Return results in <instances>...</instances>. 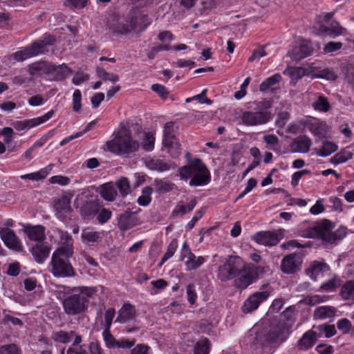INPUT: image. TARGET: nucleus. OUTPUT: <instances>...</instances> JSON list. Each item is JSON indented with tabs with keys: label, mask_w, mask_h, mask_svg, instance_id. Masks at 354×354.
Wrapping results in <instances>:
<instances>
[{
	"label": "nucleus",
	"mask_w": 354,
	"mask_h": 354,
	"mask_svg": "<svg viewBox=\"0 0 354 354\" xmlns=\"http://www.w3.org/2000/svg\"><path fill=\"white\" fill-rule=\"evenodd\" d=\"M102 336L105 344L109 348H113L118 346V340L111 333L110 329L104 328Z\"/></svg>",
	"instance_id": "obj_50"
},
{
	"label": "nucleus",
	"mask_w": 354,
	"mask_h": 354,
	"mask_svg": "<svg viewBox=\"0 0 354 354\" xmlns=\"http://www.w3.org/2000/svg\"><path fill=\"white\" fill-rule=\"evenodd\" d=\"M96 192L105 201H113L118 196V192L113 182H109L100 185Z\"/></svg>",
	"instance_id": "obj_20"
},
{
	"label": "nucleus",
	"mask_w": 354,
	"mask_h": 354,
	"mask_svg": "<svg viewBox=\"0 0 354 354\" xmlns=\"http://www.w3.org/2000/svg\"><path fill=\"white\" fill-rule=\"evenodd\" d=\"M73 194L65 193L54 202V209L58 218L64 219L72 212L71 206Z\"/></svg>",
	"instance_id": "obj_13"
},
{
	"label": "nucleus",
	"mask_w": 354,
	"mask_h": 354,
	"mask_svg": "<svg viewBox=\"0 0 354 354\" xmlns=\"http://www.w3.org/2000/svg\"><path fill=\"white\" fill-rule=\"evenodd\" d=\"M336 311V308L333 306H323L315 310L313 317L315 319L332 318L335 315Z\"/></svg>",
	"instance_id": "obj_30"
},
{
	"label": "nucleus",
	"mask_w": 354,
	"mask_h": 354,
	"mask_svg": "<svg viewBox=\"0 0 354 354\" xmlns=\"http://www.w3.org/2000/svg\"><path fill=\"white\" fill-rule=\"evenodd\" d=\"M24 232L31 241L41 242L46 239L45 228L42 225L26 226Z\"/></svg>",
	"instance_id": "obj_23"
},
{
	"label": "nucleus",
	"mask_w": 354,
	"mask_h": 354,
	"mask_svg": "<svg viewBox=\"0 0 354 354\" xmlns=\"http://www.w3.org/2000/svg\"><path fill=\"white\" fill-rule=\"evenodd\" d=\"M339 286L340 283L338 282V281H337L335 279H331L328 281L324 283L321 286V288L326 291H331Z\"/></svg>",
	"instance_id": "obj_64"
},
{
	"label": "nucleus",
	"mask_w": 354,
	"mask_h": 354,
	"mask_svg": "<svg viewBox=\"0 0 354 354\" xmlns=\"http://www.w3.org/2000/svg\"><path fill=\"white\" fill-rule=\"evenodd\" d=\"M301 265L299 257L296 254L286 256L281 262V268L284 273L291 274L295 272Z\"/></svg>",
	"instance_id": "obj_18"
},
{
	"label": "nucleus",
	"mask_w": 354,
	"mask_h": 354,
	"mask_svg": "<svg viewBox=\"0 0 354 354\" xmlns=\"http://www.w3.org/2000/svg\"><path fill=\"white\" fill-rule=\"evenodd\" d=\"M281 232L279 234L274 232L270 231H263L255 234L253 236V239L258 243L266 246H274L277 245L281 237Z\"/></svg>",
	"instance_id": "obj_16"
},
{
	"label": "nucleus",
	"mask_w": 354,
	"mask_h": 354,
	"mask_svg": "<svg viewBox=\"0 0 354 354\" xmlns=\"http://www.w3.org/2000/svg\"><path fill=\"white\" fill-rule=\"evenodd\" d=\"M338 147L335 142L325 141L323 143L322 147L319 150L317 154L321 157H326L336 151Z\"/></svg>",
	"instance_id": "obj_44"
},
{
	"label": "nucleus",
	"mask_w": 354,
	"mask_h": 354,
	"mask_svg": "<svg viewBox=\"0 0 354 354\" xmlns=\"http://www.w3.org/2000/svg\"><path fill=\"white\" fill-rule=\"evenodd\" d=\"M308 74V71L304 67H295L290 69V75L295 80H299Z\"/></svg>",
	"instance_id": "obj_53"
},
{
	"label": "nucleus",
	"mask_w": 354,
	"mask_h": 354,
	"mask_svg": "<svg viewBox=\"0 0 354 354\" xmlns=\"http://www.w3.org/2000/svg\"><path fill=\"white\" fill-rule=\"evenodd\" d=\"M155 137L151 132L145 133L142 147L145 151H151L154 147Z\"/></svg>",
	"instance_id": "obj_52"
},
{
	"label": "nucleus",
	"mask_w": 354,
	"mask_h": 354,
	"mask_svg": "<svg viewBox=\"0 0 354 354\" xmlns=\"http://www.w3.org/2000/svg\"><path fill=\"white\" fill-rule=\"evenodd\" d=\"M254 110L262 112H269L268 110L272 106V100L268 99H263L262 100L255 102Z\"/></svg>",
	"instance_id": "obj_54"
},
{
	"label": "nucleus",
	"mask_w": 354,
	"mask_h": 354,
	"mask_svg": "<svg viewBox=\"0 0 354 354\" xmlns=\"http://www.w3.org/2000/svg\"><path fill=\"white\" fill-rule=\"evenodd\" d=\"M30 252L34 260L41 264L48 257L50 248L42 243H37L31 248Z\"/></svg>",
	"instance_id": "obj_22"
},
{
	"label": "nucleus",
	"mask_w": 354,
	"mask_h": 354,
	"mask_svg": "<svg viewBox=\"0 0 354 354\" xmlns=\"http://www.w3.org/2000/svg\"><path fill=\"white\" fill-rule=\"evenodd\" d=\"M206 93H207V90L206 89H204L201 94L199 95H196L192 97H190V98H187L186 99V102H191L192 100H198L200 103L201 104H203V103H205L207 104H212V101L206 97Z\"/></svg>",
	"instance_id": "obj_58"
},
{
	"label": "nucleus",
	"mask_w": 354,
	"mask_h": 354,
	"mask_svg": "<svg viewBox=\"0 0 354 354\" xmlns=\"http://www.w3.org/2000/svg\"><path fill=\"white\" fill-rule=\"evenodd\" d=\"M136 314V311L133 306L130 304H124L118 311L115 322L125 323L132 320L135 318Z\"/></svg>",
	"instance_id": "obj_25"
},
{
	"label": "nucleus",
	"mask_w": 354,
	"mask_h": 354,
	"mask_svg": "<svg viewBox=\"0 0 354 354\" xmlns=\"http://www.w3.org/2000/svg\"><path fill=\"white\" fill-rule=\"evenodd\" d=\"M153 188L158 194H165L174 189L175 185L168 180L156 179L153 183Z\"/></svg>",
	"instance_id": "obj_35"
},
{
	"label": "nucleus",
	"mask_w": 354,
	"mask_h": 354,
	"mask_svg": "<svg viewBox=\"0 0 354 354\" xmlns=\"http://www.w3.org/2000/svg\"><path fill=\"white\" fill-rule=\"evenodd\" d=\"M71 250L56 249L51 257V273L56 277H71L75 275V272L69 258L71 257Z\"/></svg>",
	"instance_id": "obj_6"
},
{
	"label": "nucleus",
	"mask_w": 354,
	"mask_h": 354,
	"mask_svg": "<svg viewBox=\"0 0 354 354\" xmlns=\"http://www.w3.org/2000/svg\"><path fill=\"white\" fill-rule=\"evenodd\" d=\"M75 335V331L66 332L64 330H59L52 334L51 339L56 342L66 344L71 342Z\"/></svg>",
	"instance_id": "obj_36"
},
{
	"label": "nucleus",
	"mask_w": 354,
	"mask_h": 354,
	"mask_svg": "<svg viewBox=\"0 0 354 354\" xmlns=\"http://www.w3.org/2000/svg\"><path fill=\"white\" fill-rule=\"evenodd\" d=\"M97 292L96 288L82 286L73 288L62 300L64 310L68 315L84 313L88 308L89 299Z\"/></svg>",
	"instance_id": "obj_2"
},
{
	"label": "nucleus",
	"mask_w": 354,
	"mask_h": 354,
	"mask_svg": "<svg viewBox=\"0 0 354 354\" xmlns=\"http://www.w3.org/2000/svg\"><path fill=\"white\" fill-rule=\"evenodd\" d=\"M270 292L268 290L256 292L250 295L242 306V311L249 313L257 309L259 304L266 300Z\"/></svg>",
	"instance_id": "obj_14"
},
{
	"label": "nucleus",
	"mask_w": 354,
	"mask_h": 354,
	"mask_svg": "<svg viewBox=\"0 0 354 354\" xmlns=\"http://www.w3.org/2000/svg\"><path fill=\"white\" fill-rule=\"evenodd\" d=\"M282 80V77L279 73H276L272 77L267 78L259 85L260 91H266L274 85L278 84Z\"/></svg>",
	"instance_id": "obj_40"
},
{
	"label": "nucleus",
	"mask_w": 354,
	"mask_h": 354,
	"mask_svg": "<svg viewBox=\"0 0 354 354\" xmlns=\"http://www.w3.org/2000/svg\"><path fill=\"white\" fill-rule=\"evenodd\" d=\"M196 205V200L193 198L187 205H184L183 202L178 203L171 213L172 217L183 216L187 212L193 210Z\"/></svg>",
	"instance_id": "obj_32"
},
{
	"label": "nucleus",
	"mask_w": 354,
	"mask_h": 354,
	"mask_svg": "<svg viewBox=\"0 0 354 354\" xmlns=\"http://www.w3.org/2000/svg\"><path fill=\"white\" fill-rule=\"evenodd\" d=\"M96 73L97 76L104 81H111L114 83L119 80V77L117 75L108 73L102 68L97 67Z\"/></svg>",
	"instance_id": "obj_48"
},
{
	"label": "nucleus",
	"mask_w": 354,
	"mask_h": 354,
	"mask_svg": "<svg viewBox=\"0 0 354 354\" xmlns=\"http://www.w3.org/2000/svg\"><path fill=\"white\" fill-rule=\"evenodd\" d=\"M112 216V212L109 209L102 208L100 209L97 215V221L100 224H104L106 223Z\"/></svg>",
	"instance_id": "obj_56"
},
{
	"label": "nucleus",
	"mask_w": 354,
	"mask_h": 354,
	"mask_svg": "<svg viewBox=\"0 0 354 354\" xmlns=\"http://www.w3.org/2000/svg\"><path fill=\"white\" fill-rule=\"evenodd\" d=\"M48 72L50 77L55 81L64 80L72 73L70 68L64 64L58 66L50 64Z\"/></svg>",
	"instance_id": "obj_19"
},
{
	"label": "nucleus",
	"mask_w": 354,
	"mask_h": 354,
	"mask_svg": "<svg viewBox=\"0 0 354 354\" xmlns=\"http://www.w3.org/2000/svg\"><path fill=\"white\" fill-rule=\"evenodd\" d=\"M343 44L340 41H329L325 45L324 52L325 53H332L340 50Z\"/></svg>",
	"instance_id": "obj_55"
},
{
	"label": "nucleus",
	"mask_w": 354,
	"mask_h": 354,
	"mask_svg": "<svg viewBox=\"0 0 354 354\" xmlns=\"http://www.w3.org/2000/svg\"><path fill=\"white\" fill-rule=\"evenodd\" d=\"M210 342L207 338L198 340L194 347V354H209Z\"/></svg>",
	"instance_id": "obj_41"
},
{
	"label": "nucleus",
	"mask_w": 354,
	"mask_h": 354,
	"mask_svg": "<svg viewBox=\"0 0 354 354\" xmlns=\"http://www.w3.org/2000/svg\"><path fill=\"white\" fill-rule=\"evenodd\" d=\"M152 188L151 187H145L142 190V195L138 198V203L141 206L149 205L151 201Z\"/></svg>",
	"instance_id": "obj_46"
},
{
	"label": "nucleus",
	"mask_w": 354,
	"mask_h": 354,
	"mask_svg": "<svg viewBox=\"0 0 354 354\" xmlns=\"http://www.w3.org/2000/svg\"><path fill=\"white\" fill-rule=\"evenodd\" d=\"M0 354H22L21 348L16 344L0 346Z\"/></svg>",
	"instance_id": "obj_49"
},
{
	"label": "nucleus",
	"mask_w": 354,
	"mask_h": 354,
	"mask_svg": "<svg viewBox=\"0 0 354 354\" xmlns=\"http://www.w3.org/2000/svg\"><path fill=\"white\" fill-rule=\"evenodd\" d=\"M353 152L351 148L346 147L332 157L330 162L334 165L346 162L353 158Z\"/></svg>",
	"instance_id": "obj_31"
},
{
	"label": "nucleus",
	"mask_w": 354,
	"mask_h": 354,
	"mask_svg": "<svg viewBox=\"0 0 354 354\" xmlns=\"http://www.w3.org/2000/svg\"><path fill=\"white\" fill-rule=\"evenodd\" d=\"M60 246L57 249L71 250V254H73V239L71 236L66 232L59 231Z\"/></svg>",
	"instance_id": "obj_39"
},
{
	"label": "nucleus",
	"mask_w": 354,
	"mask_h": 354,
	"mask_svg": "<svg viewBox=\"0 0 354 354\" xmlns=\"http://www.w3.org/2000/svg\"><path fill=\"white\" fill-rule=\"evenodd\" d=\"M146 165L149 169L159 171H165L169 169V166L167 163L158 159H150L146 162Z\"/></svg>",
	"instance_id": "obj_43"
},
{
	"label": "nucleus",
	"mask_w": 354,
	"mask_h": 354,
	"mask_svg": "<svg viewBox=\"0 0 354 354\" xmlns=\"http://www.w3.org/2000/svg\"><path fill=\"white\" fill-rule=\"evenodd\" d=\"M106 146L111 152L124 155L136 151L139 148V143L131 138L129 130L122 127L114 139L106 142Z\"/></svg>",
	"instance_id": "obj_5"
},
{
	"label": "nucleus",
	"mask_w": 354,
	"mask_h": 354,
	"mask_svg": "<svg viewBox=\"0 0 354 354\" xmlns=\"http://www.w3.org/2000/svg\"><path fill=\"white\" fill-rule=\"evenodd\" d=\"M288 334V330L285 324L278 322L277 324L271 326L270 329L265 333L263 331L257 333L254 342L261 345L279 344L284 342Z\"/></svg>",
	"instance_id": "obj_8"
},
{
	"label": "nucleus",
	"mask_w": 354,
	"mask_h": 354,
	"mask_svg": "<svg viewBox=\"0 0 354 354\" xmlns=\"http://www.w3.org/2000/svg\"><path fill=\"white\" fill-rule=\"evenodd\" d=\"M114 185L115 187H118L120 194L122 197H124L131 193V187L127 178L121 177Z\"/></svg>",
	"instance_id": "obj_42"
},
{
	"label": "nucleus",
	"mask_w": 354,
	"mask_h": 354,
	"mask_svg": "<svg viewBox=\"0 0 354 354\" xmlns=\"http://www.w3.org/2000/svg\"><path fill=\"white\" fill-rule=\"evenodd\" d=\"M343 30L344 28L336 21L332 22L329 26L321 25L318 29L319 33L329 35L331 37L341 35L343 33Z\"/></svg>",
	"instance_id": "obj_29"
},
{
	"label": "nucleus",
	"mask_w": 354,
	"mask_h": 354,
	"mask_svg": "<svg viewBox=\"0 0 354 354\" xmlns=\"http://www.w3.org/2000/svg\"><path fill=\"white\" fill-rule=\"evenodd\" d=\"M337 328L342 331L344 334H347L352 328V324L351 322L344 318L339 320L337 323Z\"/></svg>",
	"instance_id": "obj_59"
},
{
	"label": "nucleus",
	"mask_w": 354,
	"mask_h": 354,
	"mask_svg": "<svg viewBox=\"0 0 354 354\" xmlns=\"http://www.w3.org/2000/svg\"><path fill=\"white\" fill-rule=\"evenodd\" d=\"M329 270V267L326 263L315 261L309 268L310 277L315 279L320 272H324Z\"/></svg>",
	"instance_id": "obj_45"
},
{
	"label": "nucleus",
	"mask_w": 354,
	"mask_h": 354,
	"mask_svg": "<svg viewBox=\"0 0 354 354\" xmlns=\"http://www.w3.org/2000/svg\"><path fill=\"white\" fill-rule=\"evenodd\" d=\"M47 174L44 171H39L28 174L22 175L21 178L22 179H28L31 180H39L46 178Z\"/></svg>",
	"instance_id": "obj_60"
},
{
	"label": "nucleus",
	"mask_w": 354,
	"mask_h": 354,
	"mask_svg": "<svg viewBox=\"0 0 354 354\" xmlns=\"http://www.w3.org/2000/svg\"><path fill=\"white\" fill-rule=\"evenodd\" d=\"M177 127L173 122H167L163 130V146L167 149V152L174 158H177L181 153L180 145L176 137Z\"/></svg>",
	"instance_id": "obj_10"
},
{
	"label": "nucleus",
	"mask_w": 354,
	"mask_h": 354,
	"mask_svg": "<svg viewBox=\"0 0 354 354\" xmlns=\"http://www.w3.org/2000/svg\"><path fill=\"white\" fill-rule=\"evenodd\" d=\"M180 176L183 180L192 178L189 181L190 186H201L207 185L210 180L209 170L199 158L189 160V164L179 169Z\"/></svg>",
	"instance_id": "obj_4"
},
{
	"label": "nucleus",
	"mask_w": 354,
	"mask_h": 354,
	"mask_svg": "<svg viewBox=\"0 0 354 354\" xmlns=\"http://www.w3.org/2000/svg\"><path fill=\"white\" fill-rule=\"evenodd\" d=\"M49 181L51 184H59L61 185H66L69 183L70 179L68 177L62 176H53Z\"/></svg>",
	"instance_id": "obj_63"
},
{
	"label": "nucleus",
	"mask_w": 354,
	"mask_h": 354,
	"mask_svg": "<svg viewBox=\"0 0 354 354\" xmlns=\"http://www.w3.org/2000/svg\"><path fill=\"white\" fill-rule=\"evenodd\" d=\"M178 248V241L176 239H173L171 243L169 244L167 252L162 257L160 266L162 265L166 261H167L169 258H171L175 253L176 249Z\"/></svg>",
	"instance_id": "obj_51"
},
{
	"label": "nucleus",
	"mask_w": 354,
	"mask_h": 354,
	"mask_svg": "<svg viewBox=\"0 0 354 354\" xmlns=\"http://www.w3.org/2000/svg\"><path fill=\"white\" fill-rule=\"evenodd\" d=\"M0 236L5 245L10 249L20 252L23 247L14 231L8 228L0 230Z\"/></svg>",
	"instance_id": "obj_17"
},
{
	"label": "nucleus",
	"mask_w": 354,
	"mask_h": 354,
	"mask_svg": "<svg viewBox=\"0 0 354 354\" xmlns=\"http://www.w3.org/2000/svg\"><path fill=\"white\" fill-rule=\"evenodd\" d=\"M101 207L97 201L86 202L80 209L81 215L84 219L93 217L98 213Z\"/></svg>",
	"instance_id": "obj_27"
},
{
	"label": "nucleus",
	"mask_w": 354,
	"mask_h": 354,
	"mask_svg": "<svg viewBox=\"0 0 354 354\" xmlns=\"http://www.w3.org/2000/svg\"><path fill=\"white\" fill-rule=\"evenodd\" d=\"M53 114L54 111L51 110L41 117L30 120H24L22 121H15L12 123V126L17 131L28 130L32 127H36L46 122L53 115Z\"/></svg>",
	"instance_id": "obj_15"
},
{
	"label": "nucleus",
	"mask_w": 354,
	"mask_h": 354,
	"mask_svg": "<svg viewBox=\"0 0 354 354\" xmlns=\"http://www.w3.org/2000/svg\"><path fill=\"white\" fill-rule=\"evenodd\" d=\"M217 277L223 282L233 280L236 288L243 290L255 281L257 272L241 258L229 256L218 267Z\"/></svg>",
	"instance_id": "obj_1"
},
{
	"label": "nucleus",
	"mask_w": 354,
	"mask_h": 354,
	"mask_svg": "<svg viewBox=\"0 0 354 354\" xmlns=\"http://www.w3.org/2000/svg\"><path fill=\"white\" fill-rule=\"evenodd\" d=\"M317 333L315 330H308L299 341V346L301 349H308L314 345L317 340Z\"/></svg>",
	"instance_id": "obj_34"
},
{
	"label": "nucleus",
	"mask_w": 354,
	"mask_h": 354,
	"mask_svg": "<svg viewBox=\"0 0 354 354\" xmlns=\"http://www.w3.org/2000/svg\"><path fill=\"white\" fill-rule=\"evenodd\" d=\"M136 212L127 210L120 216L118 226L122 231L128 230L136 225V219L133 216V214Z\"/></svg>",
	"instance_id": "obj_26"
},
{
	"label": "nucleus",
	"mask_w": 354,
	"mask_h": 354,
	"mask_svg": "<svg viewBox=\"0 0 354 354\" xmlns=\"http://www.w3.org/2000/svg\"><path fill=\"white\" fill-rule=\"evenodd\" d=\"M313 51L311 44L308 41H303L299 46L295 47L290 53V57L299 60L309 56Z\"/></svg>",
	"instance_id": "obj_21"
},
{
	"label": "nucleus",
	"mask_w": 354,
	"mask_h": 354,
	"mask_svg": "<svg viewBox=\"0 0 354 354\" xmlns=\"http://www.w3.org/2000/svg\"><path fill=\"white\" fill-rule=\"evenodd\" d=\"M185 258H187L185 262L187 270H196L205 262L204 257H196V255L192 252L187 242H185L182 246L180 260L182 261Z\"/></svg>",
	"instance_id": "obj_12"
},
{
	"label": "nucleus",
	"mask_w": 354,
	"mask_h": 354,
	"mask_svg": "<svg viewBox=\"0 0 354 354\" xmlns=\"http://www.w3.org/2000/svg\"><path fill=\"white\" fill-rule=\"evenodd\" d=\"M55 41L53 37L48 35L43 40L37 41L31 46L11 54L8 59L10 61L23 62L28 58L45 53L48 51V46L53 45Z\"/></svg>",
	"instance_id": "obj_7"
},
{
	"label": "nucleus",
	"mask_w": 354,
	"mask_h": 354,
	"mask_svg": "<svg viewBox=\"0 0 354 354\" xmlns=\"http://www.w3.org/2000/svg\"><path fill=\"white\" fill-rule=\"evenodd\" d=\"M272 117L271 112L245 111L241 115V121L248 127L260 126L270 122Z\"/></svg>",
	"instance_id": "obj_11"
},
{
	"label": "nucleus",
	"mask_w": 354,
	"mask_h": 354,
	"mask_svg": "<svg viewBox=\"0 0 354 354\" xmlns=\"http://www.w3.org/2000/svg\"><path fill=\"white\" fill-rule=\"evenodd\" d=\"M332 223L325 219L314 227L309 228L307 231V236L309 238H317L332 243L337 239H342L345 235V233L344 235H340V230L332 233Z\"/></svg>",
	"instance_id": "obj_9"
},
{
	"label": "nucleus",
	"mask_w": 354,
	"mask_h": 354,
	"mask_svg": "<svg viewBox=\"0 0 354 354\" xmlns=\"http://www.w3.org/2000/svg\"><path fill=\"white\" fill-rule=\"evenodd\" d=\"M310 131L315 136L320 139L326 138L330 136V130L326 122L317 121L313 122L310 126Z\"/></svg>",
	"instance_id": "obj_24"
},
{
	"label": "nucleus",
	"mask_w": 354,
	"mask_h": 354,
	"mask_svg": "<svg viewBox=\"0 0 354 354\" xmlns=\"http://www.w3.org/2000/svg\"><path fill=\"white\" fill-rule=\"evenodd\" d=\"M151 23L149 17L137 12H130L126 17H121L110 25V28L118 34H127L132 31L140 32Z\"/></svg>",
	"instance_id": "obj_3"
},
{
	"label": "nucleus",
	"mask_w": 354,
	"mask_h": 354,
	"mask_svg": "<svg viewBox=\"0 0 354 354\" xmlns=\"http://www.w3.org/2000/svg\"><path fill=\"white\" fill-rule=\"evenodd\" d=\"M82 94L79 89H76L73 95V109L77 112L82 107L81 104Z\"/></svg>",
	"instance_id": "obj_57"
},
{
	"label": "nucleus",
	"mask_w": 354,
	"mask_h": 354,
	"mask_svg": "<svg viewBox=\"0 0 354 354\" xmlns=\"http://www.w3.org/2000/svg\"><path fill=\"white\" fill-rule=\"evenodd\" d=\"M313 106L315 110L327 112L330 109V104L324 96L320 95L313 103Z\"/></svg>",
	"instance_id": "obj_47"
},
{
	"label": "nucleus",
	"mask_w": 354,
	"mask_h": 354,
	"mask_svg": "<svg viewBox=\"0 0 354 354\" xmlns=\"http://www.w3.org/2000/svg\"><path fill=\"white\" fill-rule=\"evenodd\" d=\"M339 295L344 300L354 301V280L346 281L342 286Z\"/></svg>",
	"instance_id": "obj_33"
},
{
	"label": "nucleus",
	"mask_w": 354,
	"mask_h": 354,
	"mask_svg": "<svg viewBox=\"0 0 354 354\" xmlns=\"http://www.w3.org/2000/svg\"><path fill=\"white\" fill-rule=\"evenodd\" d=\"M115 310L113 308H109L106 312L104 315V328L110 329L113 319L115 317Z\"/></svg>",
	"instance_id": "obj_61"
},
{
	"label": "nucleus",
	"mask_w": 354,
	"mask_h": 354,
	"mask_svg": "<svg viewBox=\"0 0 354 354\" xmlns=\"http://www.w3.org/2000/svg\"><path fill=\"white\" fill-rule=\"evenodd\" d=\"M151 89L154 92L157 93L163 99H166L169 95L167 89L161 84H153Z\"/></svg>",
	"instance_id": "obj_62"
},
{
	"label": "nucleus",
	"mask_w": 354,
	"mask_h": 354,
	"mask_svg": "<svg viewBox=\"0 0 354 354\" xmlns=\"http://www.w3.org/2000/svg\"><path fill=\"white\" fill-rule=\"evenodd\" d=\"M312 145L311 140L306 136H300L294 139L292 147L293 151L299 153H308Z\"/></svg>",
	"instance_id": "obj_28"
},
{
	"label": "nucleus",
	"mask_w": 354,
	"mask_h": 354,
	"mask_svg": "<svg viewBox=\"0 0 354 354\" xmlns=\"http://www.w3.org/2000/svg\"><path fill=\"white\" fill-rule=\"evenodd\" d=\"M82 239L84 243L93 245L101 239L100 232L85 229L82 231Z\"/></svg>",
	"instance_id": "obj_38"
},
{
	"label": "nucleus",
	"mask_w": 354,
	"mask_h": 354,
	"mask_svg": "<svg viewBox=\"0 0 354 354\" xmlns=\"http://www.w3.org/2000/svg\"><path fill=\"white\" fill-rule=\"evenodd\" d=\"M50 64L45 62H35L29 66V73L31 75H40L45 73L48 75Z\"/></svg>",
	"instance_id": "obj_37"
}]
</instances>
